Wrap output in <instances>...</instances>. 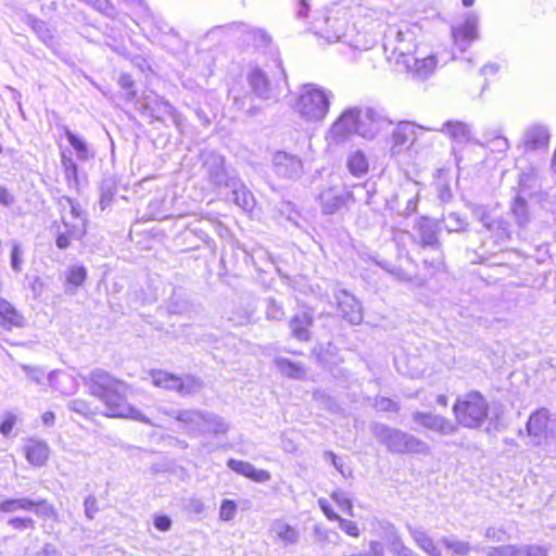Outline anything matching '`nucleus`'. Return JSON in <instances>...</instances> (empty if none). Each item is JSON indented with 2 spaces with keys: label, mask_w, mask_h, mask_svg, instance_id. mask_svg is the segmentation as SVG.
<instances>
[{
  "label": "nucleus",
  "mask_w": 556,
  "mask_h": 556,
  "mask_svg": "<svg viewBox=\"0 0 556 556\" xmlns=\"http://www.w3.org/2000/svg\"><path fill=\"white\" fill-rule=\"evenodd\" d=\"M85 515L88 519H93L98 511L97 500L93 496H88L84 503Z\"/></svg>",
  "instance_id": "nucleus-62"
},
{
  "label": "nucleus",
  "mask_w": 556,
  "mask_h": 556,
  "mask_svg": "<svg viewBox=\"0 0 556 556\" xmlns=\"http://www.w3.org/2000/svg\"><path fill=\"white\" fill-rule=\"evenodd\" d=\"M331 498L342 510H344L350 516H354L352 502L342 491L332 492Z\"/></svg>",
  "instance_id": "nucleus-55"
},
{
  "label": "nucleus",
  "mask_w": 556,
  "mask_h": 556,
  "mask_svg": "<svg viewBox=\"0 0 556 556\" xmlns=\"http://www.w3.org/2000/svg\"><path fill=\"white\" fill-rule=\"evenodd\" d=\"M549 139L548 131L543 126H531L523 136L522 144L526 150H539L547 146Z\"/></svg>",
  "instance_id": "nucleus-29"
},
{
  "label": "nucleus",
  "mask_w": 556,
  "mask_h": 556,
  "mask_svg": "<svg viewBox=\"0 0 556 556\" xmlns=\"http://www.w3.org/2000/svg\"><path fill=\"white\" fill-rule=\"evenodd\" d=\"M150 376L155 387L175 391L181 395L194 394L202 389V382L192 376L182 378L164 370H152Z\"/></svg>",
  "instance_id": "nucleus-7"
},
{
  "label": "nucleus",
  "mask_w": 556,
  "mask_h": 556,
  "mask_svg": "<svg viewBox=\"0 0 556 556\" xmlns=\"http://www.w3.org/2000/svg\"><path fill=\"white\" fill-rule=\"evenodd\" d=\"M25 456L33 466H43L49 458V446L45 441L29 440L25 445Z\"/></svg>",
  "instance_id": "nucleus-28"
},
{
  "label": "nucleus",
  "mask_w": 556,
  "mask_h": 556,
  "mask_svg": "<svg viewBox=\"0 0 556 556\" xmlns=\"http://www.w3.org/2000/svg\"><path fill=\"white\" fill-rule=\"evenodd\" d=\"M16 419V416L12 413L5 414L4 420L0 425V432L2 435L9 437L11 434Z\"/></svg>",
  "instance_id": "nucleus-61"
},
{
  "label": "nucleus",
  "mask_w": 556,
  "mask_h": 556,
  "mask_svg": "<svg viewBox=\"0 0 556 556\" xmlns=\"http://www.w3.org/2000/svg\"><path fill=\"white\" fill-rule=\"evenodd\" d=\"M442 223L448 232L462 231L467 227V223L457 213L454 212L444 215L442 217Z\"/></svg>",
  "instance_id": "nucleus-47"
},
{
  "label": "nucleus",
  "mask_w": 556,
  "mask_h": 556,
  "mask_svg": "<svg viewBox=\"0 0 556 556\" xmlns=\"http://www.w3.org/2000/svg\"><path fill=\"white\" fill-rule=\"evenodd\" d=\"M426 267L433 268L435 271L442 270L444 268V261L441 252H439L438 256L424 261Z\"/></svg>",
  "instance_id": "nucleus-64"
},
{
  "label": "nucleus",
  "mask_w": 556,
  "mask_h": 556,
  "mask_svg": "<svg viewBox=\"0 0 556 556\" xmlns=\"http://www.w3.org/2000/svg\"><path fill=\"white\" fill-rule=\"evenodd\" d=\"M548 420L549 412L546 408H540L530 415L526 429L532 445H540L547 438Z\"/></svg>",
  "instance_id": "nucleus-15"
},
{
  "label": "nucleus",
  "mask_w": 556,
  "mask_h": 556,
  "mask_svg": "<svg viewBox=\"0 0 556 556\" xmlns=\"http://www.w3.org/2000/svg\"><path fill=\"white\" fill-rule=\"evenodd\" d=\"M407 530L416 545L429 556H442L433 539L422 528L407 525Z\"/></svg>",
  "instance_id": "nucleus-27"
},
{
  "label": "nucleus",
  "mask_w": 556,
  "mask_h": 556,
  "mask_svg": "<svg viewBox=\"0 0 556 556\" xmlns=\"http://www.w3.org/2000/svg\"><path fill=\"white\" fill-rule=\"evenodd\" d=\"M285 316L282 305L274 299L267 300L266 317L273 320H281Z\"/></svg>",
  "instance_id": "nucleus-54"
},
{
  "label": "nucleus",
  "mask_w": 556,
  "mask_h": 556,
  "mask_svg": "<svg viewBox=\"0 0 556 556\" xmlns=\"http://www.w3.org/2000/svg\"><path fill=\"white\" fill-rule=\"evenodd\" d=\"M484 536L493 542H504L507 540L506 531L502 528L489 527Z\"/></svg>",
  "instance_id": "nucleus-60"
},
{
  "label": "nucleus",
  "mask_w": 556,
  "mask_h": 556,
  "mask_svg": "<svg viewBox=\"0 0 556 556\" xmlns=\"http://www.w3.org/2000/svg\"><path fill=\"white\" fill-rule=\"evenodd\" d=\"M371 432L391 453L430 454V446L427 442L400 429L390 428L383 424H374Z\"/></svg>",
  "instance_id": "nucleus-3"
},
{
  "label": "nucleus",
  "mask_w": 556,
  "mask_h": 556,
  "mask_svg": "<svg viewBox=\"0 0 556 556\" xmlns=\"http://www.w3.org/2000/svg\"><path fill=\"white\" fill-rule=\"evenodd\" d=\"M473 213L488 230L495 233L497 240L505 241L510 238L509 225L506 220L491 218L482 207H477Z\"/></svg>",
  "instance_id": "nucleus-24"
},
{
  "label": "nucleus",
  "mask_w": 556,
  "mask_h": 556,
  "mask_svg": "<svg viewBox=\"0 0 556 556\" xmlns=\"http://www.w3.org/2000/svg\"><path fill=\"white\" fill-rule=\"evenodd\" d=\"M256 305L250 296L233 301L227 311V319L235 326H244L252 321Z\"/></svg>",
  "instance_id": "nucleus-16"
},
{
  "label": "nucleus",
  "mask_w": 556,
  "mask_h": 556,
  "mask_svg": "<svg viewBox=\"0 0 556 556\" xmlns=\"http://www.w3.org/2000/svg\"><path fill=\"white\" fill-rule=\"evenodd\" d=\"M33 504H34V508L31 511H34L38 517L50 518L53 520L58 519L56 509L47 500H45V498L33 500Z\"/></svg>",
  "instance_id": "nucleus-45"
},
{
  "label": "nucleus",
  "mask_w": 556,
  "mask_h": 556,
  "mask_svg": "<svg viewBox=\"0 0 556 556\" xmlns=\"http://www.w3.org/2000/svg\"><path fill=\"white\" fill-rule=\"evenodd\" d=\"M227 466L238 475L247 477L255 482L263 483L270 480L271 476L267 470L257 469L252 464L230 458Z\"/></svg>",
  "instance_id": "nucleus-22"
},
{
  "label": "nucleus",
  "mask_w": 556,
  "mask_h": 556,
  "mask_svg": "<svg viewBox=\"0 0 556 556\" xmlns=\"http://www.w3.org/2000/svg\"><path fill=\"white\" fill-rule=\"evenodd\" d=\"M318 505H319V508L325 514V516L330 521H336L337 519H340V516L332 510L330 504L328 503V501L326 498H323V497L319 498L318 500Z\"/></svg>",
  "instance_id": "nucleus-63"
},
{
  "label": "nucleus",
  "mask_w": 556,
  "mask_h": 556,
  "mask_svg": "<svg viewBox=\"0 0 556 556\" xmlns=\"http://www.w3.org/2000/svg\"><path fill=\"white\" fill-rule=\"evenodd\" d=\"M379 265L401 282L409 283L414 287H422L426 282L422 277L410 275L400 267H391L389 264Z\"/></svg>",
  "instance_id": "nucleus-41"
},
{
  "label": "nucleus",
  "mask_w": 556,
  "mask_h": 556,
  "mask_svg": "<svg viewBox=\"0 0 556 556\" xmlns=\"http://www.w3.org/2000/svg\"><path fill=\"white\" fill-rule=\"evenodd\" d=\"M64 134L70 144L75 150L78 160L87 161L92 157V153L83 138L72 132L67 127L64 128Z\"/></svg>",
  "instance_id": "nucleus-39"
},
{
  "label": "nucleus",
  "mask_w": 556,
  "mask_h": 556,
  "mask_svg": "<svg viewBox=\"0 0 556 556\" xmlns=\"http://www.w3.org/2000/svg\"><path fill=\"white\" fill-rule=\"evenodd\" d=\"M31 28L46 45H50L52 42V31L45 22L33 18Z\"/></svg>",
  "instance_id": "nucleus-49"
},
{
  "label": "nucleus",
  "mask_w": 556,
  "mask_h": 556,
  "mask_svg": "<svg viewBox=\"0 0 556 556\" xmlns=\"http://www.w3.org/2000/svg\"><path fill=\"white\" fill-rule=\"evenodd\" d=\"M484 553L485 556H547L548 549L538 544H508L488 547Z\"/></svg>",
  "instance_id": "nucleus-13"
},
{
  "label": "nucleus",
  "mask_w": 556,
  "mask_h": 556,
  "mask_svg": "<svg viewBox=\"0 0 556 556\" xmlns=\"http://www.w3.org/2000/svg\"><path fill=\"white\" fill-rule=\"evenodd\" d=\"M452 36L454 45L459 49L460 52H465L466 49L478 39V17L469 13L465 20L453 26Z\"/></svg>",
  "instance_id": "nucleus-11"
},
{
  "label": "nucleus",
  "mask_w": 556,
  "mask_h": 556,
  "mask_svg": "<svg viewBox=\"0 0 556 556\" xmlns=\"http://www.w3.org/2000/svg\"><path fill=\"white\" fill-rule=\"evenodd\" d=\"M237 514V504L232 500H224L219 507V519L223 521H231Z\"/></svg>",
  "instance_id": "nucleus-51"
},
{
  "label": "nucleus",
  "mask_w": 556,
  "mask_h": 556,
  "mask_svg": "<svg viewBox=\"0 0 556 556\" xmlns=\"http://www.w3.org/2000/svg\"><path fill=\"white\" fill-rule=\"evenodd\" d=\"M437 66V59L433 55L426 58H415L412 55L408 68H395L399 72L410 74L414 78L425 79L429 77Z\"/></svg>",
  "instance_id": "nucleus-23"
},
{
  "label": "nucleus",
  "mask_w": 556,
  "mask_h": 556,
  "mask_svg": "<svg viewBox=\"0 0 556 556\" xmlns=\"http://www.w3.org/2000/svg\"><path fill=\"white\" fill-rule=\"evenodd\" d=\"M336 521L339 522L340 529L345 534H348L350 536H353V538L359 536V529H358L356 522H354L352 520H348V519L341 518V517H340V519H337Z\"/></svg>",
  "instance_id": "nucleus-57"
},
{
  "label": "nucleus",
  "mask_w": 556,
  "mask_h": 556,
  "mask_svg": "<svg viewBox=\"0 0 556 556\" xmlns=\"http://www.w3.org/2000/svg\"><path fill=\"white\" fill-rule=\"evenodd\" d=\"M86 277H87L86 268L84 266L75 265L68 269L66 280L68 283H71L75 287H78V286L83 285Z\"/></svg>",
  "instance_id": "nucleus-50"
},
{
  "label": "nucleus",
  "mask_w": 556,
  "mask_h": 556,
  "mask_svg": "<svg viewBox=\"0 0 556 556\" xmlns=\"http://www.w3.org/2000/svg\"><path fill=\"white\" fill-rule=\"evenodd\" d=\"M268 532L274 543L282 547L294 546L301 539L300 530L282 518L274 519Z\"/></svg>",
  "instance_id": "nucleus-12"
},
{
  "label": "nucleus",
  "mask_w": 556,
  "mask_h": 556,
  "mask_svg": "<svg viewBox=\"0 0 556 556\" xmlns=\"http://www.w3.org/2000/svg\"><path fill=\"white\" fill-rule=\"evenodd\" d=\"M48 380L52 388L65 395L73 394L78 389L76 379L67 374L53 371L49 374Z\"/></svg>",
  "instance_id": "nucleus-33"
},
{
  "label": "nucleus",
  "mask_w": 556,
  "mask_h": 556,
  "mask_svg": "<svg viewBox=\"0 0 556 556\" xmlns=\"http://www.w3.org/2000/svg\"><path fill=\"white\" fill-rule=\"evenodd\" d=\"M249 83L253 91L260 98H267L269 93V81L260 68H254L249 74Z\"/></svg>",
  "instance_id": "nucleus-37"
},
{
  "label": "nucleus",
  "mask_w": 556,
  "mask_h": 556,
  "mask_svg": "<svg viewBox=\"0 0 556 556\" xmlns=\"http://www.w3.org/2000/svg\"><path fill=\"white\" fill-rule=\"evenodd\" d=\"M321 211L325 214H333L344 204V198L336 189L330 188L320 193Z\"/></svg>",
  "instance_id": "nucleus-34"
},
{
  "label": "nucleus",
  "mask_w": 556,
  "mask_h": 556,
  "mask_svg": "<svg viewBox=\"0 0 556 556\" xmlns=\"http://www.w3.org/2000/svg\"><path fill=\"white\" fill-rule=\"evenodd\" d=\"M147 108L150 110L151 115L156 119H164L165 117H169L172 122L175 124L179 131H182L184 128V117L177 110L163 98H155L147 103Z\"/></svg>",
  "instance_id": "nucleus-21"
},
{
  "label": "nucleus",
  "mask_w": 556,
  "mask_h": 556,
  "mask_svg": "<svg viewBox=\"0 0 556 556\" xmlns=\"http://www.w3.org/2000/svg\"><path fill=\"white\" fill-rule=\"evenodd\" d=\"M375 408L381 412H397L399 406L388 397H377L374 404Z\"/></svg>",
  "instance_id": "nucleus-59"
},
{
  "label": "nucleus",
  "mask_w": 556,
  "mask_h": 556,
  "mask_svg": "<svg viewBox=\"0 0 556 556\" xmlns=\"http://www.w3.org/2000/svg\"><path fill=\"white\" fill-rule=\"evenodd\" d=\"M164 414L172 416L179 424L180 428L188 432H201L203 429L204 412L197 409L180 410H162Z\"/></svg>",
  "instance_id": "nucleus-18"
},
{
  "label": "nucleus",
  "mask_w": 556,
  "mask_h": 556,
  "mask_svg": "<svg viewBox=\"0 0 556 556\" xmlns=\"http://www.w3.org/2000/svg\"><path fill=\"white\" fill-rule=\"evenodd\" d=\"M228 184L227 188L231 191L233 203L243 211L251 212L255 206V199L252 192L237 178Z\"/></svg>",
  "instance_id": "nucleus-25"
},
{
  "label": "nucleus",
  "mask_w": 556,
  "mask_h": 556,
  "mask_svg": "<svg viewBox=\"0 0 556 556\" xmlns=\"http://www.w3.org/2000/svg\"><path fill=\"white\" fill-rule=\"evenodd\" d=\"M422 131V128L409 123L402 122L399 123L392 132L393 139V153L401 152L404 148L414 143V141L418 138V134Z\"/></svg>",
  "instance_id": "nucleus-19"
},
{
  "label": "nucleus",
  "mask_w": 556,
  "mask_h": 556,
  "mask_svg": "<svg viewBox=\"0 0 556 556\" xmlns=\"http://www.w3.org/2000/svg\"><path fill=\"white\" fill-rule=\"evenodd\" d=\"M275 363L279 371L289 378L303 379L306 375V370L301 364L293 363L287 358H277Z\"/></svg>",
  "instance_id": "nucleus-40"
},
{
  "label": "nucleus",
  "mask_w": 556,
  "mask_h": 556,
  "mask_svg": "<svg viewBox=\"0 0 556 556\" xmlns=\"http://www.w3.org/2000/svg\"><path fill=\"white\" fill-rule=\"evenodd\" d=\"M34 508L33 500L28 497L7 498L0 503V511L13 514L15 511H30Z\"/></svg>",
  "instance_id": "nucleus-38"
},
{
  "label": "nucleus",
  "mask_w": 556,
  "mask_h": 556,
  "mask_svg": "<svg viewBox=\"0 0 556 556\" xmlns=\"http://www.w3.org/2000/svg\"><path fill=\"white\" fill-rule=\"evenodd\" d=\"M61 163L68 188L77 190L79 187V179L76 163L65 153H62Z\"/></svg>",
  "instance_id": "nucleus-42"
},
{
  "label": "nucleus",
  "mask_w": 556,
  "mask_h": 556,
  "mask_svg": "<svg viewBox=\"0 0 556 556\" xmlns=\"http://www.w3.org/2000/svg\"><path fill=\"white\" fill-rule=\"evenodd\" d=\"M315 28L316 34L329 43L342 42L356 50H367L374 43L366 34L359 33L355 26L349 27L342 18L327 17L324 27L315 25Z\"/></svg>",
  "instance_id": "nucleus-5"
},
{
  "label": "nucleus",
  "mask_w": 556,
  "mask_h": 556,
  "mask_svg": "<svg viewBox=\"0 0 556 556\" xmlns=\"http://www.w3.org/2000/svg\"><path fill=\"white\" fill-rule=\"evenodd\" d=\"M332 98L330 90L315 84L304 85L296 102V111L306 122H321L329 112Z\"/></svg>",
  "instance_id": "nucleus-4"
},
{
  "label": "nucleus",
  "mask_w": 556,
  "mask_h": 556,
  "mask_svg": "<svg viewBox=\"0 0 556 556\" xmlns=\"http://www.w3.org/2000/svg\"><path fill=\"white\" fill-rule=\"evenodd\" d=\"M336 298L342 317L346 319L350 324H361V321L363 320V313L358 301L345 290L339 291Z\"/></svg>",
  "instance_id": "nucleus-20"
},
{
  "label": "nucleus",
  "mask_w": 556,
  "mask_h": 556,
  "mask_svg": "<svg viewBox=\"0 0 556 556\" xmlns=\"http://www.w3.org/2000/svg\"><path fill=\"white\" fill-rule=\"evenodd\" d=\"M392 124L382 109L366 108L361 110L358 135L365 139H374L380 132L388 131Z\"/></svg>",
  "instance_id": "nucleus-8"
},
{
  "label": "nucleus",
  "mask_w": 556,
  "mask_h": 556,
  "mask_svg": "<svg viewBox=\"0 0 556 556\" xmlns=\"http://www.w3.org/2000/svg\"><path fill=\"white\" fill-rule=\"evenodd\" d=\"M66 202L70 205L71 215L73 216L74 219H76V222L73 223L72 225H70V223L66 220V218L63 217V224L66 228H68V232H71V235L75 239H79L86 232V224H85L86 219L84 217L83 210L77 202L73 201L70 198H66Z\"/></svg>",
  "instance_id": "nucleus-31"
},
{
  "label": "nucleus",
  "mask_w": 556,
  "mask_h": 556,
  "mask_svg": "<svg viewBox=\"0 0 556 556\" xmlns=\"http://www.w3.org/2000/svg\"><path fill=\"white\" fill-rule=\"evenodd\" d=\"M359 122V109L353 108L345 110L341 116L332 124L328 131L327 140L330 143H341L346 141L354 134L358 135Z\"/></svg>",
  "instance_id": "nucleus-9"
},
{
  "label": "nucleus",
  "mask_w": 556,
  "mask_h": 556,
  "mask_svg": "<svg viewBox=\"0 0 556 556\" xmlns=\"http://www.w3.org/2000/svg\"><path fill=\"white\" fill-rule=\"evenodd\" d=\"M313 531H314L316 541L321 544H328V543L334 544L336 542L333 541V538H336V539L339 538L338 533H336L334 531L323 528L320 526H315Z\"/></svg>",
  "instance_id": "nucleus-53"
},
{
  "label": "nucleus",
  "mask_w": 556,
  "mask_h": 556,
  "mask_svg": "<svg viewBox=\"0 0 556 556\" xmlns=\"http://www.w3.org/2000/svg\"><path fill=\"white\" fill-rule=\"evenodd\" d=\"M67 407L83 415L84 417H90L96 414V410L91 407L90 403L83 399H75L68 402Z\"/></svg>",
  "instance_id": "nucleus-48"
},
{
  "label": "nucleus",
  "mask_w": 556,
  "mask_h": 556,
  "mask_svg": "<svg viewBox=\"0 0 556 556\" xmlns=\"http://www.w3.org/2000/svg\"><path fill=\"white\" fill-rule=\"evenodd\" d=\"M453 413L458 425L465 428H479L488 418L486 400L477 391L459 396L453 405Z\"/></svg>",
  "instance_id": "nucleus-6"
},
{
  "label": "nucleus",
  "mask_w": 556,
  "mask_h": 556,
  "mask_svg": "<svg viewBox=\"0 0 556 556\" xmlns=\"http://www.w3.org/2000/svg\"><path fill=\"white\" fill-rule=\"evenodd\" d=\"M26 324L24 316L7 300L0 298V325L10 330L23 328Z\"/></svg>",
  "instance_id": "nucleus-26"
},
{
  "label": "nucleus",
  "mask_w": 556,
  "mask_h": 556,
  "mask_svg": "<svg viewBox=\"0 0 556 556\" xmlns=\"http://www.w3.org/2000/svg\"><path fill=\"white\" fill-rule=\"evenodd\" d=\"M8 525L17 531L35 529V520L31 517H12L8 520Z\"/></svg>",
  "instance_id": "nucleus-52"
},
{
  "label": "nucleus",
  "mask_w": 556,
  "mask_h": 556,
  "mask_svg": "<svg viewBox=\"0 0 556 556\" xmlns=\"http://www.w3.org/2000/svg\"><path fill=\"white\" fill-rule=\"evenodd\" d=\"M511 213L514 214L517 224L523 227L529 222V214L526 201L521 197H516L513 205Z\"/></svg>",
  "instance_id": "nucleus-46"
},
{
  "label": "nucleus",
  "mask_w": 556,
  "mask_h": 556,
  "mask_svg": "<svg viewBox=\"0 0 556 556\" xmlns=\"http://www.w3.org/2000/svg\"><path fill=\"white\" fill-rule=\"evenodd\" d=\"M224 157L215 152H211L205 156L203 166L207 173L210 181L218 188H227L236 177H230L224 167Z\"/></svg>",
  "instance_id": "nucleus-14"
},
{
  "label": "nucleus",
  "mask_w": 556,
  "mask_h": 556,
  "mask_svg": "<svg viewBox=\"0 0 556 556\" xmlns=\"http://www.w3.org/2000/svg\"><path fill=\"white\" fill-rule=\"evenodd\" d=\"M418 233L421 244L424 247H439V225L437 222L429 218H421L418 224Z\"/></svg>",
  "instance_id": "nucleus-32"
},
{
  "label": "nucleus",
  "mask_w": 556,
  "mask_h": 556,
  "mask_svg": "<svg viewBox=\"0 0 556 556\" xmlns=\"http://www.w3.org/2000/svg\"><path fill=\"white\" fill-rule=\"evenodd\" d=\"M413 420L425 429L441 435H453L458 431V426L444 416L432 413L415 412Z\"/></svg>",
  "instance_id": "nucleus-10"
},
{
  "label": "nucleus",
  "mask_w": 556,
  "mask_h": 556,
  "mask_svg": "<svg viewBox=\"0 0 556 556\" xmlns=\"http://www.w3.org/2000/svg\"><path fill=\"white\" fill-rule=\"evenodd\" d=\"M229 430V425L223 417L213 413L204 412L203 429L201 432H210L214 434H224Z\"/></svg>",
  "instance_id": "nucleus-36"
},
{
  "label": "nucleus",
  "mask_w": 556,
  "mask_h": 556,
  "mask_svg": "<svg viewBox=\"0 0 556 556\" xmlns=\"http://www.w3.org/2000/svg\"><path fill=\"white\" fill-rule=\"evenodd\" d=\"M348 168L354 176H362L368 170V162L365 154L361 151H355L350 154L348 159Z\"/></svg>",
  "instance_id": "nucleus-43"
},
{
  "label": "nucleus",
  "mask_w": 556,
  "mask_h": 556,
  "mask_svg": "<svg viewBox=\"0 0 556 556\" xmlns=\"http://www.w3.org/2000/svg\"><path fill=\"white\" fill-rule=\"evenodd\" d=\"M273 167L277 175L285 178H295L302 173L301 160L285 151H278L273 156Z\"/></svg>",
  "instance_id": "nucleus-17"
},
{
  "label": "nucleus",
  "mask_w": 556,
  "mask_h": 556,
  "mask_svg": "<svg viewBox=\"0 0 556 556\" xmlns=\"http://www.w3.org/2000/svg\"><path fill=\"white\" fill-rule=\"evenodd\" d=\"M313 324V316L309 312L295 314L290 320L292 336L300 341L309 340V327Z\"/></svg>",
  "instance_id": "nucleus-30"
},
{
  "label": "nucleus",
  "mask_w": 556,
  "mask_h": 556,
  "mask_svg": "<svg viewBox=\"0 0 556 556\" xmlns=\"http://www.w3.org/2000/svg\"><path fill=\"white\" fill-rule=\"evenodd\" d=\"M442 131H445L451 139L458 143H466L471 139L469 126L462 122H446L443 125Z\"/></svg>",
  "instance_id": "nucleus-35"
},
{
  "label": "nucleus",
  "mask_w": 556,
  "mask_h": 556,
  "mask_svg": "<svg viewBox=\"0 0 556 556\" xmlns=\"http://www.w3.org/2000/svg\"><path fill=\"white\" fill-rule=\"evenodd\" d=\"M418 25L389 26L384 34L383 49L387 59L395 68H408L412 53L416 50Z\"/></svg>",
  "instance_id": "nucleus-2"
},
{
  "label": "nucleus",
  "mask_w": 556,
  "mask_h": 556,
  "mask_svg": "<svg viewBox=\"0 0 556 556\" xmlns=\"http://www.w3.org/2000/svg\"><path fill=\"white\" fill-rule=\"evenodd\" d=\"M490 149L493 152H505L509 148V142L507 138L502 135H494L492 139L489 141Z\"/></svg>",
  "instance_id": "nucleus-56"
},
{
  "label": "nucleus",
  "mask_w": 556,
  "mask_h": 556,
  "mask_svg": "<svg viewBox=\"0 0 556 556\" xmlns=\"http://www.w3.org/2000/svg\"><path fill=\"white\" fill-rule=\"evenodd\" d=\"M22 248L17 242L13 243L11 251V267L14 271L20 273L22 270Z\"/></svg>",
  "instance_id": "nucleus-58"
},
{
  "label": "nucleus",
  "mask_w": 556,
  "mask_h": 556,
  "mask_svg": "<svg viewBox=\"0 0 556 556\" xmlns=\"http://www.w3.org/2000/svg\"><path fill=\"white\" fill-rule=\"evenodd\" d=\"M89 393L105 406L104 415L114 418H130L147 425H153L139 409L126 401L128 386L112 377L103 369H94L84 378Z\"/></svg>",
  "instance_id": "nucleus-1"
},
{
  "label": "nucleus",
  "mask_w": 556,
  "mask_h": 556,
  "mask_svg": "<svg viewBox=\"0 0 556 556\" xmlns=\"http://www.w3.org/2000/svg\"><path fill=\"white\" fill-rule=\"evenodd\" d=\"M441 542L453 556H467L472 549L470 543L465 541L443 538Z\"/></svg>",
  "instance_id": "nucleus-44"
}]
</instances>
